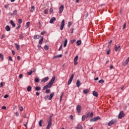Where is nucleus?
<instances>
[{"instance_id":"obj_7","label":"nucleus","mask_w":129,"mask_h":129,"mask_svg":"<svg viewBox=\"0 0 129 129\" xmlns=\"http://www.w3.org/2000/svg\"><path fill=\"white\" fill-rule=\"evenodd\" d=\"M116 122V120H111L110 121H109L108 123V126H111V125H112L113 124H114V123Z\"/></svg>"},{"instance_id":"obj_17","label":"nucleus","mask_w":129,"mask_h":129,"mask_svg":"<svg viewBox=\"0 0 129 129\" xmlns=\"http://www.w3.org/2000/svg\"><path fill=\"white\" fill-rule=\"evenodd\" d=\"M62 57V54H59L57 55L54 56L53 59H56L57 58H61Z\"/></svg>"},{"instance_id":"obj_24","label":"nucleus","mask_w":129,"mask_h":129,"mask_svg":"<svg viewBox=\"0 0 129 129\" xmlns=\"http://www.w3.org/2000/svg\"><path fill=\"white\" fill-rule=\"evenodd\" d=\"M88 92H89V90H88V89H85L83 90V93L85 94H87V93H88Z\"/></svg>"},{"instance_id":"obj_48","label":"nucleus","mask_w":129,"mask_h":129,"mask_svg":"<svg viewBox=\"0 0 129 129\" xmlns=\"http://www.w3.org/2000/svg\"><path fill=\"white\" fill-rule=\"evenodd\" d=\"M48 98H49V95H46V96H45L44 97V99L45 100H47V99H48Z\"/></svg>"},{"instance_id":"obj_18","label":"nucleus","mask_w":129,"mask_h":129,"mask_svg":"<svg viewBox=\"0 0 129 129\" xmlns=\"http://www.w3.org/2000/svg\"><path fill=\"white\" fill-rule=\"evenodd\" d=\"M93 95L96 97H97L98 96V93H97V92L94 91L93 92Z\"/></svg>"},{"instance_id":"obj_50","label":"nucleus","mask_w":129,"mask_h":129,"mask_svg":"<svg viewBox=\"0 0 129 129\" xmlns=\"http://www.w3.org/2000/svg\"><path fill=\"white\" fill-rule=\"evenodd\" d=\"M72 25V23L71 22H68V28H70V26Z\"/></svg>"},{"instance_id":"obj_60","label":"nucleus","mask_w":129,"mask_h":129,"mask_svg":"<svg viewBox=\"0 0 129 129\" xmlns=\"http://www.w3.org/2000/svg\"><path fill=\"white\" fill-rule=\"evenodd\" d=\"M62 46L63 45L62 44L60 46L59 48H58V51H61V49H62Z\"/></svg>"},{"instance_id":"obj_45","label":"nucleus","mask_w":129,"mask_h":129,"mask_svg":"<svg viewBox=\"0 0 129 129\" xmlns=\"http://www.w3.org/2000/svg\"><path fill=\"white\" fill-rule=\"evenodd\" d=\"M33 74V71H30L29 72H27V75H32Z\"/></svg>"},{"instance_id":"obj_9","label":"nucleus","mask_w":129,"mask_h":129,"mask_svg":"<svg viewBox=\"0 0 129 129\" xmlns=\"http://www.w3.org/2000/svg\"><path fill=\"white\" fill-rule=\"evenodd\" d=\"M49 80V77H46L45 78H43L41 80V82H43V83H45V82H47Z\"/></svg>"},{"instance_id":"obj_14","label":"nucleus","mask_w":129,"mask_h":129,"mask_svg":"<svg viewBox=\"0 0 129 129\" xmlns=\"http://www.w3.org/2000/svg\"><path fill=\"white\" fill-rule=\"evenodd\" d=\"M10 24L11 25H12V27H13V28H15V27H16V24H15V23H14V21L13 20L10 21Z\"/></svg>"},{"instance_id":"obj_10","label":"nucleus","mask_w":129,"mask_h":129,"mask_svg":"<svg viewBox=\"0 0 129 129\" xmlns=\"http://www.w3.org/2000/svg\"><path fill=\"white\" fill-rule=\"evenodd\" d=\"M63 10H64V5L60 6V7H59V14H61V13H63Z\"/></svg>"},{"instance_id":"obj_37","label":"nucleus","mask_w":129,"mask_h":129,"mask_svg":"<svg viewBox=\"0 0 129 129\" xmlns=\"http://www.w3.org/2000/svg\"><path fill=\"white\" fill-rule=\"evenodd\" d=\"M78 60V55H76L74 58V61H77Z\"/></svg>"},{"instance_id":"obj_5","label":"nucleus","mask_w":129,"mask_h":129,"mask_svg":"<svg viewBox=\"0 0 129 129\" xmlns=\"http://www.w3.org/2000/svg\"><path fill=\"white\" fill-rule=\"evenodd\" d=\"M64 26H65V20L63 19L60 25V30L61 31H62L63 29H64Z\"/></svg>"},{"instance_id":"obj_11","label":"nucleus","mask_w":129,"mask_h":129,"mask_svg":"<svg viewBox=\"0 0 129 129\" xmlns=\"http://www.w3.org/2000/svg\"><path fill=\"white\" fill-rule=\"evenodd\" d=\"M54 94H55V93H54V92L51 93L50 94V95H49V98H48V100H51V99H52V98H53V97Z\"/></svg>"},{"instance_id":"obj_23","label":"nucleus","mask_w":129,"mask_h":129,"mask_svg":"<svg viewBox=\"0 0 129 129\" xmlns=\"http://www.w3.org/2000/svg\"><path fill=\"white\" fill-rule=\"evenodd\" d=\"M15 45L17 50L19 51V50H20V45H19V44H18L17 43H15Z\"/></svg>"},{"instance_id":"obj_57","label":"nucleus","mask_w":129,"mask_h":129,"mask_svg":"<svg viewBox=\"0 0 129 129\" xmlns=\"http://www.w3.org/2000/svg\"><path fill=\"white\" fill-rule=\"evenodd\" d=\"M90 116L91 118L93 117V112H91V114H90Z\"/></svg>"},{"instance_id":"obj_55","label":"nucleus","mask_w":129,"mask_h":129,"mask_svg":"<svg viewBox=\"0 0 129 129\" xmlns=\"http://www.w3.org/2000/svg\"><path fill=\"white\" fill-rule=\"evenodd\" d=\"M45 34H46V32L45 31H43L42 32H41V35H45Z\"/></svg>"},{"instance_id":"obj_59","label":"nucleus","mask_w":129,"mask_h":129,"mask_svg":"<svg viewBox=\"0 0 129 129\" xmlns=\"http://www.w3.org/2000/svg\"><path fill=\"white\" fill-rule=\"evenodd\" d=\"M75 66H76L78 64V62L77 61H74Z\"/></svg>"},{"instance_id":"obj_6","label":"nucleus","mask_w":129,"mask_h":129,"mask_svg":"<svg viewBox=\"0 0 129 129\" xmlns=\"http://www.w3.org/2000/svg\"><path fill=\"white\" fill-rule=\"evenodd\" d=\"M81 108H82V107L80 105H77L76 110L78 113H81Z\"/></svg>"},{"instance_id":"obj_4","label":"nucleus","mask_w":129,"mask_h":129,"mask_svg":"<svg viewBox=\"0 0 129 129\" xmlns=\"http://www.w3.org/2000/svg\"><path fill=\"white\" fill-rule=\"evenodd\" d=\"M124 115L125 114L123 112V111H120L118 114V117L120 119L122 118V117H124Z\"/></svg>"},{"instance_id":"obj_19","label":"nucleus","mask_w":129,"mask_h":129,"mask_svg":"<svg viewBox=\"0 0 129 129\" xmlns=\"http://www.w3.org/2000/svg\"><path fill=\"white\" fill-rule=\"evenodd\" d=\"M68 42V40H67V39H64V42L63 44V47L64 48H65V47H66V46H67V43Z\"/></svg>"},{"instance_id":"obj_27","label":"nucleus","mask_w":129,"mask_h":129,"mask_svg":"<svg viewBox=\"0 0 129 129\" xmlns=\"http://www.w3.org/2000/svg\"><path fill=\"white\" fill-rule=\"evenodd\" d=\"M6 31L7 32H10V31H11V27H10V26H6Z\"/></svg>"},{"instance_id":"obj_32","label":"nucleus","mask_w":129,"mask_h":129,"mask_svg":"<svg viewBox=\"0 0 129 129\" xmlns=\"http://www.w3.org/2000/svg\"><path fill=\"white\" fill-rule=\"evenodd\" d=\"M34 81H35V82H36V83H38L40 82V79H39V78H35V79H34Z\"/></svg>"},{"instance_id":"obj_1","label":"nucleus","mask_w":129,"mask_h":129,"mask_svg":"<svg viewBox=\"0 0 129 129\" xmlns=\"http://www.w3.org/2000/svg\"><path fill=\"white\" fill-rule=\"evenodd\" d=\"M55 79H56V77H53L49 83L43 87L42 90H45V89H48V88H51V87H52V86L54 84V81H55Z\"/></svg>"},{"instance_id":"obj_43","label":"nucleus","mask_w":129,"mask_h":129,"mask_svg":"<svg viewBox=\"0 0 129 129\" xmlns=\"http://www.w3.org/2000/svg\"><path fill=\"white\" fill-rule=\"evenodd\" d=\"M52 117H53V114H51L49 118V120H51L52 121Z\"/></svg>"},{"instance_id":"obj_46","label":"nucleus","mask_w":129,"mask_h":129,"mask_svg":"<svg viewBox=\"0 0 129 129\" xmlns=\"http://www.w3.org/2000/svg\"><path fill=\"white\" fill-rule=\"evenodd\" d=\"M9 61H11V62H13V61H14V60H13V58H12V57H11V56H9Z\"/></svg>"},{"instance_id":"obj_61","label":"nucleus","mask_w":129,"mask_h":129,"mask_svg":"<svg viewBox=\"0 0 129 129\" xmlns=\"http://www.w3.org/2000/svg\"><path fill=\"white\" fill-rule=\"evenodd\" d=\"M109 53H110V50H107L106 52L107 55H109Z\"/></svg>"},{"instance_id":"obj_49","label":"nucleus","mask_w":129,"mask_h":129,"mask_svg":"<svg viewBox=\"0 0 129 129\" xmlns=\"http://www.w3.org/2000/svg\"><path fill=\"white\" fill-rule=\"evenodd\" d=\"M126 27V23H124L123 24V30H124L125 29V27Z\"/></svg>"},{"instance_id":"obj_52","label":"nucleus","mask_w":129,"mask_h":129,"mask_svg":"<svg viewBox=\"0 0 129 129\" xmlns=\"http://www.w3.org/2000/svg\"><path fill=\"white\" fill-rule=\"evenodd\" d=\"M62 96H63V94H62L60 97L59 98V102H61V101H62Z\"/></svg>"},{"instance_id":"obj_62","label":"nucleus","mask_w":129,"mask_h":129,"mask_svg":"<svg viewBox=\"0 0 129 129\" xmlns=\"http://www.w3.org/2000/svg\"><path fill=\"white\" fill-rule=\"evenodd\" d=\"M70 119H73V115H70Z\"/></svg>"},{"instance_id":"obj_3","label":"nucleus","mask_w":129,"mask_h":129,"mask_svg":"<svg viewBox=\"0 0 129 129\" xmlns=\"http://www.w3.org/2000/svg\"><path fill=\"white\" fill-rule=\"evenodd\" d=\"M73 78H74V74H72L71 76L70 77L69 81L68 82V85H70L71 84V82H72L73 80Z\"/></svg>"},{"instance_id":"obj_21","label":"nucleus","mask_w":129,"mask_h":129,"mask_svg":"<svg viewBox=\"0 0 129 129\" xmlns=\"http://www.w3.org/2000/svg\"><path fill=\"white\" fill-rule=\"evenodd\" d=\"M40 38V36L39 35H36L34 36L33 39L34 40H37V39Z\"/></svg>"},{"instance_id":"obj_38","label":"nucleus","mask_w":129,"mask_h":129,"mask_svg":"<svg viewBox=\"0 0 129 129\" xmlns=\"http://www.w3.org/2000/svg\"><path fill=\"white\" fill-rule=\"evenodd\" d=\"M99 83H101V84H102L103 83H104V80H103V79L100 80L98 81Z\"/></svg>"},{"instance_id":"obj_15","label":"nucleus","mask_w":129,"mask_h":129,"mask_svg":"<svg viewBox=\"0 0 129 129\" xmlns=\"http://www.w3.org/2000/svg\"><path fill=\"white\" fill-rule=\"evenodd\" d=\"M44 40V38L43 36L41 37V39L39 40V45H42L43 44V41Z\"/></svg>"},{"instance_id":"obj_47","label":"nucleus","mask_w":129,"mask_h":129,"mask_svg":"<svg viewBox=\"0 0 129 129\" xmlns=\"http://www.w3.org/2000/svg\"><path fill=\"white\" fill-rule=\"evenodd\" d=\"M86 118H88L89 117H90V114L89 113H88L86 115Z\"/></svg>"},{"instance_id":"obj_16","label":"nucleus","mask_w":129,"mask_h":129,"mask_svg":"<svg viewBox=\"0 0 129 129\" xmlns=\"http://www.w3.org/2000/svg\"><path fill=\"white\" fill-rule=\"evenodd\" d=\"M119 48H120V45H119L118 47L116 45V44H115V48H114V50L115 51V52H117V51H118V49H119Z\"/></svg>"},{"instance_id":"obj_12","label":"nucleus","mask_w":129,"mask_h":129,"mask_svg":"<svg viewBox=\"0 0 129 129\" xmlns=\"http://www.w3.org/2000/svg\"><path fill=\"white\" fill-rule=\"evenodd\" d=\"M56 21V18L55 17H52L51 19L50 20L49 23L50 24H53L54 23V21Z\"/></svg>"},{"instance_id":"obj_53","label":"nucleus","mask_w":129,"mask_h":129,"mask_svg":"<svg viewBox=\"0 0 129 129\" xmlns=\"http://www.w3.org/2000/svg\"><path fill=\"white\" fill-rule=\"evenodd\" d=\"M52 13H53V9L52 8H50L49 10V13L51 15Z\"/></svg>"},{"instance_id":"obj_2","label":"nucleus","mask_w":129,"mask_h":129,"mask_svg":"<svg viewBox=\"0 0 129 129\" xmlns=\"http://www.w3.org/2000/svg\"><path fill=\"white\" fill-rule=\"evenodd\" d=\"M100 119H101V118H100V116H97L96 117H93V118L91 119L90 120V122H92V121H97V120H99Z\"/></svg>"},{"instance_id":"obj_29","label":"nucleus","mask_w":129,"mask_h":129,"mask_svg":"<svg viewBox=\"0 0 129 129\" xmlns=\"http://www.w3.org/2000/svg\"><path fill=\"white\" fill-rule=\"evenodd\" d=\"M128 64V61L127 60H125L124 62L123 63L122 66H126Z\"/></svg>"},{"instance_id":"obj_30","label":"nucleus","mask_w":129,"mask_h":129,"mask_svg":"<svg viewBox=\"0 0 129 129\" xmlns=\"http://www.w3.org/2000/svg\"><path fill=\"white\" fill-rule=\"evenodd\" d=\"M35 90H36V91H39V90H41V87H40L39 86H36L35 87Z\"/></svg>"},{"instance_id":"obj_63","label":"nucleus","mask_w":129,"mask_h":129,"mask_svg":"<svg viewBox=\"0 0 129 129\" xmlns=\"http://www.w3.org/2000/svg\"><path fill=\"white\" fill-rule=\"evenodd\" d=\"M9 97V95L8 94H6L4 96V98H8Z\"/></svg>"},{"instance_id":"obj_26","label":"nucleus","mask_w":129,"mask_h":129,"mask_svg":"<svg viewBox=\"0 0 129 129\" xmlns=\"http://www.w3.org/2000/svg\"><path fill=\"white\" fill-rule=\"evenodd\" d=\"M44 13L45 14V15H48V14H49V9H46L44 11Z\"/></svg>"},{"instance_id":"obj_20","label":"nucleus","mask_w":129,"mask_h":129,"mask_svg":"<svg viewBox=\"0 0 129 129\" xmlns=\"http://www.w3.org/2000/svg\"><path fill=\"white\" fill-rule=\"evenodd\" d=\"M83 127H82V125L80 124H78V125L77 126V128L76 129H83Z\"/></svg>"},{"instance_id":"obj_22","label":"nucleus","mask_w":129,"mask_h":129,"mask_svg":"<svg viewBox=\"0 0 129 129\" xmlns=\"http://www.w3.org/2000/svg\"><path fill=\"white\" fill-rule=\"evenodd\" d=\"M27 90L28 91V92L32 91V87H31V86H29L27 88Z\"/></svg>"},{"instance_id":"obj_58","label":"nucleus","mask_w":129,"mask_h":129,"mask_svg":"<svg viewBox=\"0 0 129 129\" xmlns=\"http://www.w3.org/2000/svg\"><path fill=\"white\" fill-rule=\"evenodd\" d=\"M2 109H7V107L6 106H3L2 107Z\"/></svg>"},{"instance_id":"obj_31","label":"nucleus","mask_w":129,"mask_h":129,"mask_svg":"<svg viewBox=\"0 0 129 129\" xmlns=\"http://www.w3.org/2000/svg\"><path fill=\"white\" fill-rule=\"evenodd\" d=\"M30 26V22H28L26 24V25H25V28L26 29H28V28H29Z\"/></svg>"},{"instance_id":"obj_56","label":"nucleus","mask_w":129,"mask_h":129,"mask_svg":"<svg viewBox=\"0 0 129 129\" xmlns=\"http://www.w3.org/2000/svg\"><path fill=\"white\" fill-rule=\"evenodd\" d=\"M19 78H20V79H21V78H23V74L19 75Z\"/></svg>"},{"instance_id":"obj_51","label":"nucleus","mask_w":129,"mask_h":129,"mask_svg":"<svg viewBox=\"0 0 129 129\" xmlns=\"http://www.w3.org/2000/svg\"><path fill=\"white\" fill-rule=\"evenodd\" d=\"M45 93H50V89H47L45 91Z\"/></svg>"},{"instance_id":"obj_33","label":"nucleus","mask_w":129,"mask_h":129,"mask_svg":"<svg viewBox=\"0 0 129 129\" xmlns=\"http://www.w3.org/2000/svg\"><path fill=\"white\" fill-rule=\"evenodd\" d=\"M86 118V115H83L82 117V121H84L85 120V119Z\"/></svg>"},{"instance_id":"obj_8","label":"nucleus","mask_w":129,"mask_h":129,"mask_svg":"<svg viewBox=\"0 0 129 129\" xmlns=\"http://www.w3.org/2000/svg\"><path fill=\"white\" fill-rule=\"evenodd\" d=\"M51 126H52V121H51L50 120L48 121V125L46 129H50V127H51Z\"/></svg>"},{"instance_id":"obj_25","label":"nucleus","mask_w":129,"mask_h":129,"mask_svg":"<svg viewBox=\"0 0 129 129\" xmlns=\"http://www.w3.org/2000/svg\"><path fill=\"white\" fill-rule=\"evenodd\" d=\"M81 45V40H79L77 41V46H80Z\"/></svg>"},{"instance_id":"obj_28","label":"nucleus","mask_w":129,"mask_h":129,"mask_svg":"<svg viewBox=\"0 0 129 129\" xmlns=\"http://www.w3.org/2000/svg\"><path fill=\"white\" fill-rule=\"evenodd\" d=\"M20 40H23L24 39V35H23V33H21L19 36Z\"/></svg>"},{"instance_id":"obj_40","label":"nucleus","mask_w":129,"mask_h":129,"mask_svg":"<svg viewBox=\"0 0 129 129\" xmlns=\"http://www.w3.org/2000/svg\"><path fill=\"white\" fill-rule=\"evenodd\" d=\"M42 122H43V120H42V119L40 120V121L39 122V126H42Z\"/></svg>"},{"instance_id":"obj_54","label":"nucleus","mask_w":129,"mask_h":129,"mask_svg":"<svg viewBox=\"0 0 129 129\" xmlns=\"http://www.w3.org/2000/svg\"><path fill=\"white\" fill-rule=\"evenodd\" d=\"M18 27L16 28L17 30H19L21 28V24H18Z\"/></svg>"},{"instance_id":"obj_64","label":"nucleus","mask_w":129,"mask_h":129,"mask_svg":"<svg viewBox=\"0 0 129 129\" xmlns=\"http://www.w3.org/2000/svg\"><path fill=\"white\" fill-rule=\"evenodd\" d=\"M0 86L1 87H3V86H4V83L3 82H1L0 83Z\"/></svg>"},{"instance_id":"obj_35","label":"nucleus","mask_w":129,"mask_h":129,"mask_svg":"<svg viewBox=\"0 0 129 129\" xmlns=\"http://www.w3.org/2000/svg\"><path fill=\"white\" fill-rule=\"evenodd\" d=\"M0 58L2 61H4V54L3 53H0Z\"/></svg>"},{"instance_id":"obj_36","label":"nucleus","mask_w":129,"mask_h":129,"mask_svg":"<svg viewBox=\"0 0 129 129\" xmlns=\"http://www.w3.org/2000/svg\"><path fill=\"white\" fill-rule=\"evenodd\" d=\"M75 42H76V39H72L70 40V42L71 44H74Z\"/></svg>"},{"instance_id":"obj_41","label":"nucleus","mask_w":129,"mask_h":129,"mask_svg":"<svg viewBox=\"0 0 129 129\" xmlns=\"http://www.w3.org/2000/svg\"><path fill=\"white\" fill-rule=\"evenodd\" d=\"M45 50H49V46L48 45H45L44 46Z\"/></svg>"},{"instance_id":"obj_13","label":"nucleus","mask_w":129,"mask_h":129,"mask_svg":"<svg viewBox=\"0 0 129 129\" xmlns=\"http://www.w3.org/2000/svg\"><path fill=\"white\" fill-rule=\"evenodd\" d=\"M81 82L79 81V80H77V82H76V86L77 87H79L80 85H81Z\"/></svg>"},{"instance_id":"obj_34","label":"nucleus","mask_w":129,"mask_h":129,"mask_svg":"<svg viewBox=\"0 0 129 129\" xmlns=\"http://www.w3.org/2000/svg\"><path fill=\"white\" fill-rule=\"evenodd\" d=\"M34 11H35V6H32L31 7V9L30 10V12H31L32 13H33V12H34Z\"/></svg>"},{"instance_id":"obj_44","label":"nucleus","mask_w":129,"mask_h":129,"mask_svg":"<svg viewBox=\"0 0 129 129\" xmlns=\"http://www.w3.org/2000/svg\"><path fill=\"white\" fill-rule=\"evenodd\" d=\"M19 110H20V111H23V106H19Z\"/></svg>"},{"instance_id":"obj_42","label":"nucleus","mask_w":129,"mask_h":129,"mask_svg":"<svg viewBox=\"0 0 129 129\" xmlns=\"http://www.w3.org/2000/svg\"><path fill=\"white\" fill-rule=\"evenodd\" d=\"M18 23L19 24H22L23 23V20L21 19H19L18 20Z\"/></svg>"},{"instance_id":"obj_39","label":"nucleus","mask_w":129,"mask_h":129,"mask_svg":"<svg viewBox=\"0 0 129 129\" xmlns=\"http://www.w3.org/2000/svg\"><path fill=\"white\" fill-rule=\"evenodd\" d=\"M17 14H18V11L15 10L14 11H13V15L14 16H17Z\"/></svg>"}]
</instances>
